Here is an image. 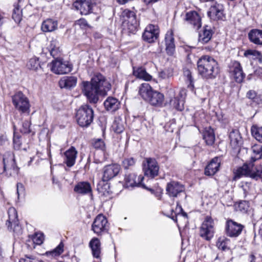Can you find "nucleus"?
<instances>
[{"label":"nucleus","mask_w":262,"mask_h":262,"mask_svg":"<svg viewBox=\"0 0 262 262\" xmlns=\"http://www.w3.org/2000/svg\"><path fill=\"white\" fill-rule=\"evenodd\" d=\"M6 137L4 135H0V145H2L7 142Z\"/></svg>","instance_id":"e2e57ef3"},{"label":"nucleus","mask_w":262,"mask_h":262,"mask_svg":"<svg viewBox=\"0 0 262 262\" xmlns=\"http://www.w3.org/2000/svg\"><path fill=\"white\" fill-rule=\"evenodd\" d=\"M166 193L170 196L177 197L178 195L183 194L186 198V195L184 193V187L180 183L172 181L167 184L166 188Z\"/></svg>","instance_id":"2eb2a0df"},{"label":"nucleus","mask_w":262,"mask_h":262,"mask_svg":"<svg viewBox=\"0 0 262 262\" xmlns=\"http://www.w3.org/2000/svg\"><path fill=\"white\" fill-rule=\"evenodd\" d=\"M123 15L127 18L128 29L130 32L136 31L139 26V23L136 18V12L133 10L125 9L123 12Z\"/></svg>","instance_id":"f3484780"},{"label":"nucleus","mask_w":262,"mask_h":262,"mask_svg":"<svg viewBox=\"0 0 262 262\" xmlns=\"http://www.w3.org/2000/svg\"><path fill=\"white\" fill-rule=\"evenodd\" d=\"M77 81L75 76H64L59 81V85L61 89H71L76 86Z\"/></svg>","instance_id":"a878e982"},{"label":"nucleus","mask_w":262,"mask_h":262,"mask_svg":"<svg viewBox=\"0 0 262 262\" xmlns=\"http://www.w3.org/2000/svg\"><path fill=\"white\" fill-rule=\"evenodd\" d=\"M92 229L98 235L102 233L107 232L108 230V225L105 216L101 214L98 215L92 224Z\"/></svg>","instance_id":"9b49d317"},{"label":"nucleus","mask_w":262,"mask_h":262,"mask_svg":"<svg viewBox=\"0 0 262 262\" xmlns=\"http://www.w3.org/2000/svg\"><path fill=\"white\" fill-rule=\"evenodd\" d=\"M125 121L121 118H115L112 126V129L117 134H121L125 129Z\"/></svg>","instance_id":"e433bc0d"},{"label":"nucleus","mask_w":262,"mask_h":262,"mask_svg":"<svg viewBox=\"0 0 262 262\" xmlns=\"http://www.w3.org/2000/svg\"><path fill=\"white\" fill-rule=\"evenodd\" d=\"M224 6L222 4L215 3L211 6L209 11L207 12V15L210 19L216 20L222 19L224 17Z\"/></svg>","instance_id":"aec40b11"},{"label":"nucleus","mask_w":262,"mask_h":262,"mask_svg":"<svg viewBox=\"0 0 262 262\" xmlns=\"http://www.w3.org/2000/svg\"><path fill=\"white\" fill-rule=\"evenodd\" d=\"M213 34L211 27L207 25L205 26L203 30L199 33V41L202 44L207 43L211 39Z\"/></svg>","instance_id":"393cba45"},{"label":"nucleus","mask_w":262,"mask_h":262,"mask_svg":"<svg viewBox=\"0 0 262 262\" xmlns=\"http://www.w3.org/2000/svg\"><path fill=\"white\" fill-rule=\"evenodd\" d=\"M177 206L176 208V212L175 213V215H172L171 217V219L174 221L175 222L177 221V216L183 217L184 220H186V222H187V214L186 212H185L181 206L179 205V202H177Z\"/></svg>","instance_id":"79ce46f5"},{"label":"nucleus","mask_w":262,"mask_h":262,"mask_svg":"<svg viewBox=\"0 0 262 262\" xmlns=\"http://www.w3.org/2000/svg\"><path fill=\"white\" fill-rule=\"evenodd\" d=\"M259 62L262 63V55L260 52V55H258L257 56Z\"/></svg>","instance_id":"774afa93"},{"label":"nucleus","mask_w":262,"mask_h":262,"mask_svg":"<svg viewBox=\"0 0 262 262\" xmlns=\"http://www.w3.org/2000/svg\"><path fill=\"white\" fill-rule=\"evenodd\" d=\"M63 247L64 245L63 243L60 242L53 250L47 252L46 254L53 257L58 256L63 252Z\"/></svg>","instance_id":"37998d69"},{"label":"nucleus","mask_w":262,"mask_h":262,"mask_svg":"<svg viewBox=\"0 0 262 262\" xmlns=\"http://www.w3.org/2000/svg\"><path fill=\"white\" fill-rule=\"evenodd\" d=\"M19 168L16 165L13 157L9 153L3 156L0 161V174L5 173L8 177L17 174Z\"/></svg>","instance_id":"20e7f679"},{"label":"nucleus","mask_w":262,"mask_h":262,"mask_svg":"<svg viewBox=\"0 0 262 262\" xmlns=\"http://www.w3.org/2000/svg\"><path fill=\"white\" fill-rule=\"evenodd\" d=\"M203 139L208 145H212L215 141L213 129L210 127H206L203 132Z\"/></svg>","instance_id":"f704fd0d"},{"label":"nucleus","mask_w":262,"mask_h":262,"mask_svg":"<svg viewBox=\"0 0 262 262\" xmlns=\"http://www.w3.org/2000/svg\"><path fill=\"white\" fill-rule=\"evenodd\" d=\"M73 5L82 15H87L92 12L93 3L92 0H76Z\"/></svg>","instance_id":"a211bd4d"},{"label":"nucleus","mask_w":262,"mask_h":262,"mask_svg":"<svg viewBox=\"0 0 262 262\" xmlns=\"http://www.w3.org/2000/svg\"><path fill=\"white\" fill-rule=\"evenodd\" d=\"M243 228L242 224L229 220L226 223V233L230 237H237L241 233Z\"/></svg>","instance_id":"dca6fc26"},{"label":"nucleus","mask_w":262,"mask_h":262,"mask_svg":"<svg viewBox=\"0 0 262 262\" xmlns=\"http://www.w3.org/2000/svg\"><path fill=\"white\" fill-rule=\"evenodd\" d=\"M230 145L233 149L239 148L242 143V138L239 132L237 129H233L229 134Z\"/></svg>","instance_id":"b1692460"},{"label":"nucleus","mask_w":262,"mask_h":262,"mask_svg":"<svg viewBox=\"0 0 262 262\" xmlns=\"http://www.w3.org/2000/svg\"><path fill=\"white\" fill-rule=\"evenodd\" d=\"M81 90L91 103H96L99 96H105L111 89V84L100 73L95 74L90 81H83Z\"/></svg>","instance_id":"f257e3e1"},{"label":"nucleus","mask_w":262,"mask_h":262,"mask_svg":"<svg viewBox=\"0 0 262 262\" xmlns=\"http://www.w3.org/2000/svg\"><path fill=\"white\" fill-rule=\"evenodd\" d=\"M248 37L251 42L256 45H262V31L252 30L248 33Z\"/></svg>","instance_id":"2f4dec72"},{"label":"nucleus","mask_w":262,"mask_h":262,"mask_svg":"<svg viewBox=\"0 0 262 262\" xmlns=\"http://www.w3.org/2000/svg\"><path fill=\"white\" fill-rule=\"evenodd\" d=\"M144 177L142 175L137 176L135 173L125 174L124 181L126 187L142 186Z\"/></svg>","instance_id":"412c9836"},{"label":"nucleus","mask_w":262,"mask_h":262,"mask_svg":"<svg viewBox=\"0 0 262 262\" xmlns=\"http://www.w3.org/2000/svg\"><path fill=\"white\" fill-rule=\"evenodd\" d=\"M159 0H143L144 3L146 5L155 3Z\"/></svg>","instance_id":"338daca9"},{"label":"nucleus","mask_w":262,"mask_h":262,"mask_svg":"<svg viewBox=\"0 0 262 262\" xmlns=\"http://www.w3.org/2000/svg\"><path fill=\"white\" fill-rule=\"evenodd\" d=\"M139 93L142 98L153 106H160L164 101V95L152 89L147 83L141 85Z\"/></svg>","instance_id":"7ed1b4c3"},{"label":"nucleus","mask_w":262,"mask_h":262,"mask_svg":"<svg viewBox=\"0 0 262 262\" xmlns=\"http://www.w3.org/2000/svg\"><path fill=\"white\" fill-rule=\"evenodd\" d=\"M27 67L32 70L36 71L40 68L38 59L36 57L31 58L27 63Z\"/></svg>","instance_id":"49530a36"},{"label":"nucleus","mask_w":262,"mask_h":262,"mask_svg":"<svg viewBox=\"0 0 262 262\" xmlns=\"http://www.w3.org/2000/svg\"><path fill=\"white\" fill-rule=\"evenodd\" d=\"M232 76L233 77L236 82L240 83L243 81V80L245 77V74L244 73L243 70H242L238 72H237L234 75H232Z\"/></svg>","instance_id":"5fc2aeb1"},{"label":"nucleus","mask_w":262,"mask_h":262,"mask_svg":"<svg viewBox=\"0 0 262 262\" xmlns=\"http://www.w3.org/2000/svg\"><path fill=\"white\" fill-rule=\"evenodd\" d=\"M183 91H180L178 96L171 98L169 101L170 107L178 111H182L184 109V100L182 98Z\"/></svg>","instance_id":"bb28decb"},{"label":"nucleus","mask_w":262,"mask_h":262,"mask_svg":"<svg viewBox=\"0 0 262 262\" xmlns=\"http://www.w3.org/2000/svg\"><path fill=\"white\" fill-rule=\"evenodd\" d=\"M90 247L91 248L93 255L95 258H99L101 253V243L98 238L94 237L92 238L90 243Z\"/></svg>","instance_id":"473e14b6"},{"label":"nucleus","mask_w":262,"mask_h":262,"mask_svg":"<svg viewBox=\"0 0 262 262\" xmlns=\"http://www.w3.org/2000/svg\"><path fill=\"white\" fill-rule=\"evenodd\" d=\"M242 176H249L255 180L262 179V166L254 167L252 162L245 164L239 167L236 172V177L240 178Z\"/></svg>","instance_id":"39448f33"},{"label":"nucleus","mask_w":262,"mask_h":262,"mask_svg":"<svg viewBox=\"0 0 262 262\" xmlns=\"http://www.w3.org/2000/svg\"><path fill=\"white\" fill-rule=\"evenodd\" d=\"M229 240L225 237H220L216 242L217 248L222 250H226L228 249V243Z\"/></svg>","instance_id":"c03bdc74"},{"label":"nucleus","mask_w":262,"mask_h":262,"mask_svg":"<svg viewBox=\"0 0 262 262\" xmlns=\"http://www.w3.org/2000/svg\"><path fill=\"white\" fill-rule=\"evenodd\" d=\"M249 206L248 202L246 201H243L239 202L237 204L235 205V209L236 211H241L243 213L246 212Z\"/></svg>","instance_id":"de8ad7c7"},{"label":"nucleus","mask_w":262,"mask_h":262,"mask_svg":"<svg viewBox=\"0 0 262 262\" xmlns=\"http://www.w3.org/2000/svg\"><path fill=\"white\" fill-rule=\"evenodd\" d=\"M258 55H260V52L256 50H248L244 53V56L245 57H248L250 55L257 57Z\"/></svg>","instance_id":"4d7b16f0"},{"label":"nucleus","mask_w":262,"mask_h":262,"mask_svg":"<svg viewBox=\"0 0 262 262\" xmlns=\"http://www.w3.org/2000/svg\"><path fill=\"white\" fill-rule=\"evenodd\" d=\"M17 193L18 198H19L20 194L24 193L25 188L23 184L18 183L16 185Z\"/></svg>","instance_id":"13d9d810"},{"label":"nucleus","mask_w":262,"mask_h":262,"mask_svg":"<svg viewBox=\"0 0 262 262\" xmlns=\"http://www.w3.org/2000/svg\"><path fill=\"white\" fill-rule=\"evenodd\" d=\"M25 259H21L20 262L22 261L24 262H38V260L32 255H25Z\"/></svg>","instance_id":"680f3d73"},{"label":"nucleus","mask_w":262,"mask_h":262,"mask_svg":"<svg viewBox=\"0 0 262 262\" xmlns=\"http://www.w3.org/2000/svg\"><path fill=\"white\" fill-rule=\"evenodd\" d=\"M72 67L68 62L57 58L51 63V70L56 74H64L70 72Z\"/></svg>","instance_id":"9d476101"},{"label":"nucleus","mask_w":262,"mask_h":262,"mask_svg":"<svg viewBox=\"0 0 262 262\" xmlns=\"http://www.w3.org/2000/svg\"><path fill=\"white\" fill-rule=\"evenodd\" d=\"M183 75L186 82L188 84V87L190 89L193 88V79L191 71L187 68H184Z\"/></svg>","instance_id":"ea45409f"},{"label":"nucleus","mask_w":262,"mask_h":262,"mask_svg":"<svg viewBox=\"0 0 262 262\" xmlns=\"http://www.w3.org/2000/svg\"><path fill=\"white\" fill-rule=\"evenodd\" d=\"M166 71H167L166 72V75L168 78H169L173 75V70L171 69H166Z\"/></svg>","instance_id":"0e129e2a"},{"label":"nucleus","mask_w":262,"mask_h":262,"mask_svg":"<svg viewBox=\"0 0 262 262\" xmlns=\"http://www.w3.org/2000/svg\"><path fill=\"white\" fill-rule=\"evenodd\" d=\"M105 109L112 112L117 110L120 106V102L118 99L113 97H108L104 102Z\"/></svg>","instance_id":"c85d7f7f"},{"label":"nucleus","mask_w":262,"mask_h":262,"mask_svg":"<svg viewBox=\"0 0 262 262\" xmlns=\"http://www.w3.org/2000/svg\"><path fill=\"white\" fill-rule=\"evenodd\" d=\"M243 70L241 63L237 61H232L229 66V72L231 75Z\"/></svg>","instance_id":"a18cd8bd"},{"label":"nucleus","mask_w":262,"mask_h":262,"mask_svg":"<svg viewBox=\"0 0 262 262\" xmlns=\"http://www.w3.org/2000/svg\"><path fill=\"white\" fill-rule=\"evenodd\" d=\"M94 112L88 105H83L77 111L76 119L78 124L81 127H88L92 122Z\"/></svg>","instance_id":"423d86ee"},{"label":"nucleus","mask_w":262,"mask_h":262,"mask_svg":"<svg viewBox=\"0 0 262 262\" xmlns=\"http://www.w3.org/2000/svg\"><path fill=\"white\" fill-rule=\"evenodd\" d=\"M77 153V151L73 146L71 147L64 153V162L68 167H71L75 164Z\"/></svg>","instance_id":"5701e85b"},{"label":"nucleus","mask_w":262,"mask_h":262,"mask_svg":"<svg viewBox=\"0 0 262 262\" xmlns=\"http://www.w3.org/2000/svg\"><path fill=\"white\" fill-rule=\"evenodd\" d=\"M184 20L188 24L191 25L193 27L198 30L202 26L201 17L199 13L195 11L187 12L184 18Z\"/></svg>","instance_id":"6ab92c4d"},{"label":"nucleus","mask_w":262,"mask_h":262,"mask_svg":"<svg viewBox=\"0 0 262 262\" xmlns=\"http://www.w3.org/2000/svg\"><path fill=\"white\" fill-rule=\"evenodd\" d=\"M167 71H166V69L160 73V77H161L163 79H166L168 78L167 75H166V72Z\"/></svg>","instance_id":"69168bd1"},{"label":"nucleus","mask_w":262,"mask_h":262,"mask_svg":"<svg viewBox=\"0 0 262 262\" xmlns=\"http://www.w3.org/2000/svg\"><path fill=\"white\" fill-rule=\"evenodd\" d=\"M136 162V160L132 157L124 159L122 162V166L125 169H128L129 167L133 166Z\"/></svg>","instance_id":"3c124183"},{"label":"nucleus","mask_w":262,"mask_h":262,"mask_svg":"<svg viewBox=\"0 0 262 262\" xmlns=\"http://www.w3.org/2000/svg\"><path fill=\"white\" fill-rule=\"evenodd\" d=\"M214 226L213 219L210 216H206L200 228V236L206 241H210L214 235Z\"/></svg>","instance_id":"1a4fd4ad"},{"label":"nucleus","mask_w":262,"mask_h":262,"mask_svg":"<svg viewBox=\"0 0 262 262\" xmlns=\"http://www.w3.org/2000/svg\"><path fill=\"white\" fill-rule=\"evenodd\" d=\"M197 68L199 75L204 79L215 78L219 73L217 62L209 55L202 56L199 59Z\"/></svg>","instance_id":"f03ea898"},{"label":"nucleus","mask_w":262,"mask_h":262,"mask_svg":"<svg viewBox=\"0 0 262 262\" xmlns=\"http://www.w3.org/2000/svg\"><path fill=\"white\" fill-rule=\"evenodd\" d=\"M43 239V235L42 233H36L32 237L33 243L36 245L41 244Z\"/></svg>","instance_id":"864d4df0"},{"label":"nucleus","mask_w":262,"mask_h":262,"mask_svg":"<svg viewBox=\"0 0 262 262\" xmlns=\"http://www.w3.org/2000/svg\"><path fill=\"white\" fill-rule=\"evenodd\" d=\"M221 158L216 157L212 159L205 169V174L206 176H211L219 171L221 164Z\"/></svg>","instance_id":"4be33fe9"},{"label":"nucleus","mask_w":262,"mask_h":262,"mask_svg":"<svg viewBox=\"0 0 262 262\" xmlns=\"http://www.w3.org/2000/svg\"><path fill=\"white\" fill-rule=\"evenodd\" d=\"M31 123L28 120L24 121L19 128L20 132L23 134H28L30 133V128Z\"/></svg>","instance_id":"8fccbe9b"},{"label":"nucleus","mask_w":262,"mask_h":262,"mask_svg":"<svg viewBox=\"0 0 262 262\" xmlns=\"http://www.w3.org/2000/svg\"><path fill=\"white\" fill-rule=\"evenodd\" d=\"M23 6L22 0H18L17 3L14 4L12 12V18L16 23H19L22 19L23 13L21 7Z\"/></svg>","instance_id":"cd10ccee"},{"label":"nucleus","mask_w":262,"mask_h":262,"mask_svg":"<svg viewBox=\"0 0 262 262\" xmlns=\"http://www.w3.org/2000/svg\"><path fill=\"white\" fill-rule=\"evenodd\" d=\"M57 21L47 19L42 23L41 30L45 32H52L57 28Z\"/></svg>","instance_id":"c9c22d12"},{"label":"nucleus","mask_w":262,"mask_h":262,"mask_svg":"<svg viewBox=\"0 0 262 262\" xmlns=\"http://www.w3.org/2000/svg\"><path fill=\"white\" fill-rule=\"evenodd\" d=\"M14 136H13V144L14 148L16 149H19L20 147L21 142L20 140V136L18 135L16 132V127L14 125Z\"/></svg>","instance_id":"603ef678"},{"label":"nucleus","mask_w":262,"mask_h":262,"mask_svg":"<svg viewBox=\"0 0 262 262\" xmlns=\"http://www.w3.org/2000/svg\"><path fill=\"white\" fill-rule=\"evenodd\" d=\"M120 166L117 164L106 165L103 168L102 180L107 182L118 175L120 170Z\"/></svg>","instance_id":"4468645a"},{"label":"nucleus","mask_w":262,"mask_h":262,"mask_svg":"<svg viewBox=\"0 0 262 262\" xmlns=\"http://www.w3.org/2000/svg\"><path fill=\"white\" fill-rule=\"evenodd\" d=\"M133 74L136 77L146 81H149L152 78L151 76L147 73L145 70L142 67L138 68L136 69L134 68Z\"/></svg>","instance_id":"4c0bfd02"},{"label":"nucleus","mask_w":262,"mask_h":262,"mask_svg":"<svg viewBox=\"0 0 262 262\" xmlns=\"http://www.w3.org/2000/svg\"><path fill=\"white\" fill-rule=\"evenodd\" d=\"M246 98L251 100L252 104L262 106V98L254 90L248 91L246 93Z\"/></svg>","instance_id":"72a5a7b5"},{"label":"nucleus","mask_w":262,"mask_h":262,"mask_svg":"<svg viewBox=\"0 0 262 262\" xmlns=\"http://www.w3.org/2000/svg\"><path fill=\"white\" fill-rule=\"evenodd\" d=\"M146 163H144L143 170L145 176L151 178L158 174L159 167L155 159L147 158Z\"/></svg>","instance_id":"f8f14e48"},{"label":"nucleus","mask_w":262,"mask_h":262,"mask_svg":"<svg viewBox=\"0 0 262 262\" xmlns=\"http://www.w3.org/2000/svg\"><path fill=\"white\" fill-rule=\"evenodd\" d=\"M56 48H59V43L56 39H52L50 41L49 46L48 47L49 51L55 49Z\"/></svg>","instance_id":"6e6d98bb"},{"label":"nucleus","mask_w":262,"mask_h":262,"mask_svg":"<svg viewBox=\"0 0 262 262\" xmlns=\"http://www.w3.org/2000/svg\"><path fill=\"white\" fill-rule=\"evenodd\" d=\"M252 136L255 139L260 142H262V126L258 127L253 125L251 129Z\"/></svg>","instance_id":"a19ab883"},{"label":"nucleus","mask_w":262,"mask_h":262,"mask_svg":"<svg viewBox=\"0 0 262 262\" xmlns=\"http://www.w3.org/2000/svg\"><path fill=\"white\" fill-rule=\"evenodd\" d=\"M50 55L54 58L57 59L60 55L59 48H56L55 49L49 51Z\"/></svg>","instance_id":"bf43d9fd"},{"label":"nucleus","mask_w":262,"mask_h":262,"mask_svg":"<svg viewBox=\"0 0 262 262\" xmlns=\"http://www.w3.org/2000/svg\"><path fill=\"white\" fill-rule=\"evenodd\" d=\"M166 51L169 55H172L175 51L174 38L171 33H167L165 37Z\"/></svg>","instance_id":"7c9ffc66"},{"label":"nucleus","mask_w":262,"mask_h":262,"mask_svg":"<svg viewBox=\"0 0 262 262\" xmlns=\"http://www.w3.org/2000/svg\"><path fill=\"white\" fill-rule=\"evenodd\" d=\"M253 155L251 160L252 162L256 161L262 158V145L260 144H255L252 147Z\"/></svg>","instance_id":"58836bf2"},{"label":"nucleus","mask_w":262,"mask_h":262,"mask_svg":"<svg viewBox=\"0 0 262 262\" xmlns=\"http://www.w3.org/2000/svg\"><path fill=\"white\" fill-rule=\"evenodd\" d=\"M12 103L15 108L22 113L29 114L30 104L29 99L20 91L12 96Z\"/></svg>","instance_id":"6e6552de"},{"label":"nucleus","mask_w":262,"mask_h":262,"mask_svg":"<svg viewBox=\"0 0 262 262\" xmlns=\"http://www.w3.org/2000/svg\"><path fill=\"white\" fill-rule=\"evenodd\" d=\"M92 144L95 149H100L102 151H104L105 149V144L102 139H97L94 140Z\"/></svg>","instance_id":"09e8293b"},{"label":"nucleus","mask_w":262,"mask_h":262,"mask_svg":"<svg viewBox=\"0 0 262 262\" xmlns=\"http://www.w3.org/2000/svg\"><path fill=\"white\" fill-rule=\"evenodd\" d=\"M74 190L77 193L85 194L91 192L92 188L89 182H80L75 185Z\"/></svg>","instance_id":"c756f323"},{"label":"nucleus","mask_w":262,"mask_h":262,"mask_svg":"<svg viewBox=\"0 0 262 262\" xmlns=\"http://www.w3.org/2000/svg\"><path fill=\"white\" fill-rule=\"evenodd\" d=\"M8 220L6 221V225L8 230L13 231L15 237H18L23 233V229L19 224L16 209L13 207L10 208L8 210Z\"/></svg>","instance_id":"0eeeda50"},{"label":"nucleus","mask_w":262,"mask_h":262,"mask_svg":"<svg viewBox=\"0 0 262 262\" xmlns=\"http://www.w3.org/2000/svg\"><path fill=\"white\" fill-rule=\"evenodd\" d=\"M76 24L81 28H85L88 26L87 21L84 18H80L76 21Z\"/></svg>","instance_id":"052dcab7"},{"label":"nucleus","mask_w":262,"mask_h":262,"mask_svg":"<svg viewBox=\"0 0 262 262\" xmlns=\"http://www.w3.org/2000/svg\"><path fill=\"white\" fill-rule=\"evenodd\" d=\"M159 31L157 26L148 25L142 34L143 40L148 43L155 41L159 36Z\"/></svg>","instance_id":"ddd939ff"}]
</instances>
